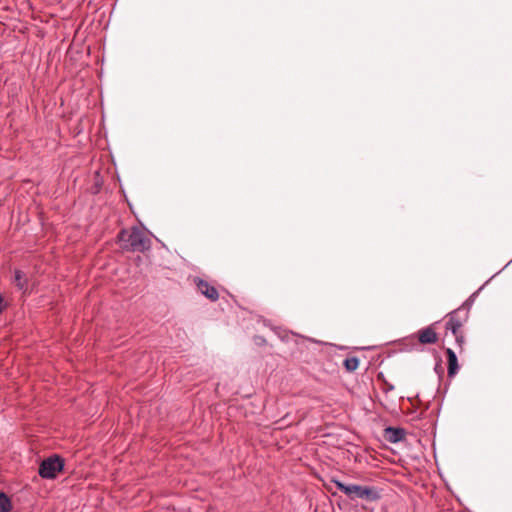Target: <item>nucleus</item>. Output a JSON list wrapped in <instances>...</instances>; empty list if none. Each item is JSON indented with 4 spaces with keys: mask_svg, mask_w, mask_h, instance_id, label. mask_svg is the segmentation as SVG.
Returning a JSON list of instances; mask_svg holds the SVG:
<instances>
[{
    "mask_svg": "<svg viewBox=\"0 0 512 512\" xmlns=\"http://www.w3.org/2000/svg\"><path fill=\"white\" fill-rule=\"evenodd\" d=\"M121 247L130 252H145L151 247V240L139 227L122 229L118 234Z\"/></svg>",
    "mask_w": 512,
    "mask_h": 512,
    "instance_id": "obj_1",
    "label": "nucleus"
},
{
    "mask_svg": "<svg viewBox=\"0 0 512 512\" xmlns=\"http://www.w3.org/2000/svg\"><path fill=\"white\" fill-rule=\"evenodd\" d=\"M64 464V459L54 454L40 463L38 473L43 479H55L63 471Z\"/></svg>",
    "mask_w": 512,
    "mask_h": 512,
    "instance_id": "obj_2",
    "label": "nucleus"
},
{
    "mask_svg": "<svg viewBox=\"0 0 512 512\" xmlns=\"http://www.w3.org/2000/svg\"><path fill=\"white\" fill-rule=\"evenodd\" d=\"M380 498V494L377 489L369 486L354 485L351 500L363 499L367 501H376Z\"/></svg>",
    "mask_w": 512,
    "mask_h": 512,
    "instance_id": "obj_3",
    "label": "nucleus"
},
{
    "mask_svg": "<svg viewBox=\"0 0 512 512\" xmlns=\"http://www.w3.org/2000/svg\"><path fill=\"white\" fill-rule=\"evenodd\" d=\"M467 320V314L460 315V311L456 310L449 314V318L446 322V330L451 331L452 334H457L462 331V326Z\"/></svg>",
    "mask_w": 512,
    "mask_h": 512,
    "instance_id": "obj_4",
    "label": "nucleus"
},
{
    "mask_svg": "<svg viewBox=\"0 0 512 512\" xmlns=\"http://www.w3.org/2000/svg\"><path fill=\"white\" fill-rule=\"evenodd\" d=\"M195 284L197 286L198 291L202 295H204L207 299H209L210 301L215 302L219 299L218 290L216 289V287L211 285L209 282H207L201 278H196Z\"/></svg>",
    "mask_w": 512,
    "mask_h": 512,
    "instance_id": "obj_5",
    "label": "nucleus"
},
{
    "mask_svg": "<svg viewBox=\"0 0 512 512\" xmlns=\"http://www.w3.org/2000/svg\"><path fill=\"white\" fill-rule=\"evenodd\" d=\"M416 336L421 344H434L438 341V334L433 325L420 329Z\"/></svg>",
    "mask_w": 512,
    "mask_h": 512,
    "instance_id": "obj_6",
    "label": "nucleus"
},
{
    "mask_svg": "<svg viewBox=\"0 0 512 512\" xmlns=\"http://www.w3.org/2000/svg\"><path fill=\"white\" fill-rule=\"evenodd\" d=\"M406 433L402 428L388 427L385 430V437L391 443H397L405 439Z\"/></svg>",
    "mask_w": 512,
    "mask_h": 512,
    "instance_id": "obj_7",
    "label": "nucleus"
},
{
    "mask_svg": "<svg viewBox=\"0 0 512 512\" xmlns=\"http://www.w3.org/2000/svg\"><path fill=\"white\" fill-rule=\"evenodd\" d=\"M445 352H446L447 361H448V376L454 377L459 370L457 356L451 348H447L445 350Z\"/></svg>",
    "mask_w": 512,
    "mask_h": 512,
    "instance_id": "obj_8",
    "label": "nucleus"
},
{
    "mask_svg": "<svg viewBox=\"0 0 512 512\" xmlns=\"http://www.w3.org/2000/svg\"><path fill=\"white\" fill-rule=\"evenodd\" d=\"M14 283L19 290H25L27 288V278L21 270H15Z\"/></svg>",
    "mask_w": 512,
    "mask_h": 512,
    "instance_id": "obj_9",
    "label": "nucleus"
},
{
    "mask_svg": "<svg viewBox=\"0 0 512 512\" xmlns=\"http://www.w3.org/2000/svg\"><path fill=\"white\" fill-rule=\"evenodd\" d=\"M12 503L10 498L3 492H0V512H11Z\"/></svg>",
    "mask_w": 512,
    "mask_h": 512,
    "instance_id": "obj_10",
    "label": "nucleus"
},
{
    "mask_svg": "<svg viewBox=\"0 0 512 512\" xmlns=\"http://www.w3.org/2000/svg\"><path fill=\"white\" fill-rule=\"evenodd\" d=\"M343 365L348 372H353L359 366V359L355 356L347 357L344 360Z\"/></svg>",
    "mask_w": 512,
    "mask_h": 512,
    "instance_id": "obj_11",
    "label": "nucleus"
},
{
    "mask_svg": "<svg viewBox=\"0 0 512 512\" xmlns=\"http://www.w3.org/2000/svg\"><path fill=\"white\" fill-rule=\"evenodd\" d=\"M336 485L338 486V488L344 493L346 494L349 498L351 497L352 495V491H353V487L355 484H343V483H340V482H336Z\"/></svg>",
    "mask_w": 512,
    "mask_h": 512,
    "instance_id": "obj_12",
    "label": "nucleus"
},
{
    "mask_svg": "<svg viewBox=\"0 0 512 512\" xmlns=\"http://www.w3.org/2000/svg\"><path fill=\"white\" fill-rule=\"evenodd\" d=\"M453 336L455 337V340H456L457 344L459 345V347L462 348L464 341H465L462 331L458 332L457 334H453Z\"/></svg>",
    "mask_w": 512,
    "mask_h": 512,
    "instance_id": "obj_13",
    "label": "nucleus"
},
{
    "mask_svg": "<svg viewBox=\"0 0 512 512\" xmlns=\"http://www.w3.org/2000/svg\"><path fill=\"white\" fill-rule=\"evenodd\" d=\"M256 344L258 345H264L266 343V340L261 336L255 337Z\"/></svg>",
    "mask_w": 512,
    "mask_h": 512,
    "instance_id": "obj_14",
    "label": "nucleus"
},
{
    "mask_svg": "<svg viewBox=\"0 0 512 512\" xmlns=\"http://www.w3.org/2000/svg\"><path fill=\"white\" fill-rule=\"evenodd\" d=\"M2 302H3V299H2V297L0 296V313H1V312H2V310H3Z\"/></svg>",
    "mask_w": 512,
    "mask_h": 512,
    "instance_id": "obj_15",
    "label": "nucleus"
}]
</instances>
